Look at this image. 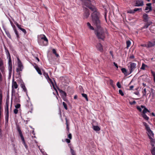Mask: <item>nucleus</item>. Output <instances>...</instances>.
Returning a JSON list of instances; mask_svg holds the SVG:
<instances>
[{
	"label": "nucleus",
	"mask_w": 155,
	"mask_h": 155,
	"mask_svg": "<svg viewBox=\"0 0 155 155\" xmlns=\"http://www.w3.org/2000/svg\"><path fill=\"white\" fill-rule=\"evenodd\" d=\"M97 27V29L95 31V33L98 39L104 40L106 35L108 33L107 31L106 28H103L101 27V24L100 21L99 26L94 24Z\"/></svg>",
	"instance_id": "nucleus-1"
},
{
	"label": "nucleus",
	"mask_w": 155,
	"mask_h": 155,
	"mask_svg": "<svg viewBox=\"0 0 155 155\" xmlns=\"http://www.w3.org/2000/svg\"><path fill=\"white\" fill-rule=\"evenodd\" d=\"M88 8L91 11L93 12L91 14L93 23L97 26H99L98 25H99L100 21L99 19L100 13L97 11L96 8L94 6H89Z\"/></svg>",
	"instance_id": "nucleus-2"
},
{
	"label": "nucleus",
	"mask_w": 155,
	"mask_h": 155,
	"mask_svg": "<svg viewBox=\"0 0 155 155\" xmlns=\"http://www.w3.org/2000/svg\"><path fill=\"white\" fill-rule=\"evenodd\" d=\"M40 38L38 39V42L39 44L42 46L47 45L48 41L46 37L44 35H43L41 36Z\"/></svg>",
	"instance_id": "nucleus-3"
},
{
	"label": "nucleus",
	"mask_w": 155,
	"mask_h": 155,
	"mask_svg": "<svg viewBox=\"0 0 155 155\" xmlns=\"http://www.w3.org/2000/svg\"><path fill=\"white\" fill-rule=\"evenodd\" d=\"M136 64L132 62H130L128 64V68L129 71V74L131 73L136 68Z\"/></svg>",
	"instance_id": "nucleus-4"
},
{
	"label": "nucleus",
	"mask_w": 155,
	"mask_h": 155,
	"mask_svg": "<svg viewBox=\"0 0 155 155\" xmlns=\"http://www.w3.org/2000/svg\"><path fill=\"white\" fill-rule=\"evenodd\" d=\"M8 104L9 102L7 101L5 103V111L6 112L5 120L6 122L7 123H8V122L9 117Z\"/></svg>",
	"instance_id": "nucleus-5"
},
{
	"label": "nucleus",
	"mask_w": 155,
	"mask_h": 155,
	"mask_svg": "<svg viewBox=\"0 0 155 155\" xmlns=\"http://www.w3.org/2000/svg\"><path fill=\"white\" fill-rule=\"evenodd\" d=\"M84 18H87L90 15L89 10L87 8H85L84 9Z\"/></svg>",
	"instance_id": "nucleus-6"
},
{
	"label": "nucleus",
	"mask_w": 155,
	"mask_h": 155,
	"mask_svg": "<svg viewBox=\"0 0 155 155\" xmlns=\"http://www.w3.org/2000/svg\"><path fill=\"white\" fill-rule=\"evenodd\" d=\"M82 2L83 5H84L86 7H88L91 3L90 0H81Z\"/></svg>",
	"instance_id": "nucleus-7"
},
{
	"label": "nucleus",
	"mask_w": 155,
	"mask_h": 155,
	"mask_svg": "<svg viewBox=\"0 0 155 155\" xmlns=\"http://www.w3.org/2000/svg\"><path fill=\"white\" fill-rule=\"evenodd\" d=\"M143 5V2L141 0H137L136 1L135 6H142Z\"/></svg>",
	"instance_id": "nucleus-8"
},
{
	"label": "nucleus",
	"mask_w": 155,
	"mask_h": 155,
	"mask_svg": "<svg viewBox=\"0 0 155 155\" xmlns=\"http://www.w3.org/2000/svg\"><path fill=\"white\" fill-rule=\"evenodd\" d=\"M143 21L145 22H148L149 21H148L149 17L148 15L146 14H144L143 15Z\"/></svg>",
	"instance_id": "nucleus-9"
},
{
	"label": "nucleus",
	"mask_w": 155,
	"mask_h": 155,
	"mask_svg": "<svg viewBox=\"0 0 155 155\" xmlns=\"http://www.w3.org/2000/svg\"><path fill=\"white\" fill-rule=\"evenodd\" d=\"M96 48L97 50L99 51L102 52L103 51V48L102 47V45L100 43H98L96 45Z\"/></svg>",
	"instance_id": "nucleus-10"
},
{
	"label": "nucleus",
	"mask_w": 155,
	"mask_h": 155,
	"mask_svg": "<svg viewBox=\"0 0 155 155\" xmlns=\"http://www.w3.org/2000/svg\"><path fill=\"white\" fill-rule=\"evenodd\" d=\"M18 60H19L18 59ZM18 68H17L16 69V71L17 72H19V71H22V69L21 68L23 67L22 65V64L21 63L20 61V60H19L18 61Z\"/></svg>",
	"instance_id": "nucleus-11"
},
{
	"label": "nucleus",
	"mask_w": 155,
	"mask_h": 155,
	"mask_svg": "<svg viewBox=\"0 0 155 155\" xmlns=\"http://www.w3.org/2000/svg\"><path fill=\"white\" fill-rule=\"evenodd\" d=\"M148 48L151 47L155 46V40H153L151 41H149L147 45Z\"/></svg>",
	"instance_id": "nucleus-12"
},
{
	"label": "nucleus",
	"mask_w": 155,
	"mask_h": 155,
	"mask_svg": "<svg viewBox=\"0 0 155 155\" xmlns=\"http://www.w3.org/2000/svg\"><path fill=\"white\" fill-rule=\"evenodd\" d=\"M141 107L142 108H144L142 113V114H145L147 112L149 113L150 112V111L145 106L143 105H141Z\"/></svg>",
	"instance_id": "nucleus-13"
},
{
	"label": "nucleus",
	"mask_w": 155,
	"mask_h": 155,
	"mask_svg": "<svg viewBox=\"0 0 155 155\" xmlns=\"http://www.w3.org/2000/svg\"><path fill=\"white\" fill-rule=\"evenodd\" d=\"M152 23V22L149 21L148 22H147V23L145 24V25L142 28H148L149 26H150V25H151Z\"/></svg>",
	"instance_id": "nucleus-14"
},
{
	"label": "nucleus",
	"mask_w": 155,
	"mask_h": 155,
	"mask_svg": "<svg viewBox=\"0 0 155 155\" xmlns=\"http://www.w3.org/2000/svg\"><path fill=\"white\" fill-rule=\"evenodd\" d=\"M34 68L37 71V72H38V74H39L40 75H42V74L41 72V71L36 64H35V65L34 66Z\"/></svg>",
	"instance_id": "nucleus-15"
},
{
	"label": "nucleus",
	"mask_w": 155,
	"mask_h": 155,
	"mask_svg": "<svg viewBox=\"0 0 155 155\" xmlns=\"http://www.w3.org/2000/svg\"><path fill=\"white\" fill-rule=\"evenodd\" d=\"M17 130L21 138V139L24 138V137L23 135L22 132L20 129V128L19 126H17Z\"/></svg>",
	"instance_id": "nucleus-16"
},
{
	"label": "nucleus",
	"mask_w": 155,
	"mask_h": 155,
	"mask_svg": "<svg viewBox=\"0 0 155 155\" xmlns=\"http://www.w3.org/2000/svg\"><path fill=\"white\" fill-rule=\"evenodd\" d=\"M18 87V85L17 83V82L15 81H14V80H13L12 82V88H14L15 89H17V88Z\"/></svg>",
	"instance_id": "nucleus-17"
},
{
	"label": "nucleus",
	"mask_w": 155,
	"mask_h": 155,
	"mask_svg": "<svg viewBox=\"0 0 155 155\" xmlns=\"http://www.w3.org/2000/svg\"><path fill=\"white\" fill-rule=\"evenodd\" d=\"M43 75L48 80H49L52 84H53V83L52 82L51 80L49 78L48 75L47 73L45 72L43 73Z\"/></svg>",
	"instance_id": "nucleus-18"
},
{
	"label": "nucleus",
	"mask_w": 155,
	"mask_h": 155,
	"mask_svg": "<svg viewBox=\"0 0 155 155\" xmlns=\"http://www.w3.org/2000/svg\"><path fill=\"white\" fill-rule=\"evenodd\" d=\"M143 124L145 126L146 130L148 132L151 130L150 127L147 123L145 122H143Z\"/></svg>",
	"instance_id": "nucleus-19"
},
{
	"label": "nucleus",
	"mask_w": 155,
	"mask_h": 155,
	"mask_svg": "<svg viewBox=\"0 0 155 155\" xmlns=\"http://www.w3.org/2000/svg\"><path fill=\"white\" fill-rule=\"evenodd\" d=\"M121 71L122 72L124 73V75L126 76H127L128 75H129L128 74H127V70L125 68H122L121 69Z\"/></svg>",
	"instance_id": "nucleus-20"
},
{
	"label": "nucleus",
	"mask_w": 155,
	"mask_h": 155,
	"mask_svg": "<svg viewBox=\"0 0 155 155\" xmlns=\"http://www.w3.org/2000/svg\"><path fill=\"white\" fill-rule=\"evenodd\" d=\"M14 30V31L15 32L16 35V37L18 39L19 38V36L18 34V31L16 29L15 26L14 25L13 27Z\"/></svg>",
	"instance_id": "nucleus-21"
},
{
	"label": "nucleus",
	"mask_w": 155,
	"mask_h": 155,
	"mask_svg": "<svg viewBox=\"0 0 155 155\" xmlns=\"http://www.w3.org/2000/svg\"><path fill=\"white\" fill-rule=\"evenodd\" d=\"M93 128L95 131H98L100 130V128L97 126H94L93 125Z\"/></svg>",
	"instance_id": "nucleus-22"
},
{
	"label": "nucleus",
	"mask_w": 155,
	"mask_h": 155,
	"mask_svg": "<svg viewBox=\"0 0 155 155\" xmlns=\"http://www.w3.org/2000/svg\"><path fill=\"white\" fill-rule=\"evenodd\" d=\"M58 90H59V92L61 93L62 95H63L64 96H66L67 95V94L65 92L63 91L62 90L60 89H58Z\"/></svg>",
	"instance_id": "nucleus-23"
},
{
	"label": "nucleus",
	"mask_w": 155,
	"mask_h": 155,
	"mask_svg": "<svg viewBox=\"0 0 155 155\" xmlns=\"http://www.w3.org/2000/svg\"><path fill=\"white\" fill-rule=\"evenodd\" d=\"M141 115H142V117L145 120H148L149 119V117L147 116L146 114H142Z\"/></svg>",
	"instance_id": "nucleus-24"
},
{
	"label": "nucleus",
	"mask_w": 155,
	"mask_h": 155,
	"mask_svg": "<svg viewBox=\"0 0 155 155\" xmlns=\"http://www.w3.org/2000/svg\"><path fill=\"white\" fill-rule=\"evenodd\" d=\"M139 10H140V11H142V8H135L133 10V11H130V13H134L135 12Z\"/></svg>",
	"instance_id": "nucleus-25"
},
{
	"label": "nucleus",
	"mask_w": 155,
	"mask_h": 155,
	"mask_svg": "<svg viewBox=\"0 0 155 155\" xmlns=\"http://www.w3.org/2000/svg\"><path fill=\"white\" fill-rule=\"evenodd\" d=\"M21 87L23 89L24 91L25 92H27V90L25 87V85L24 84H21Z\"/></svg>",
	"instance_id": "nucleus-26"
},
{
	"label": "nucleus",
	"mask_w": 155,
	"mask_h": 155,
	"mask_svg": "<svg viewBox=\"0 0 155 155\" xmlns=\"http://www.w3.org/2000/svg\"><path fill=\"white\" fill-rule=\"evenodd\" d=\"M151 152L152 155H155V147H153L151 148Z\"/></svg>",
	"instance_id": "nucleus-27"
},
{
	"label": "nucleus",
	"mask_w": 155,
	"mask_h": 155,
	"mask_svg": "<svg viewBox=\"0 0 155 155\" xmlns=\"http://www.w3.org/2000/svg\"><path fill=\"white\" fill-rule=\"evenodd\" d=\"M3 65V63L2 61V59L0 58V67H2V66ZM0 70L2 71H3L4 70V68L3 67H2L1 68H0Z\"/></svg>",
	"instance_id": "nucleus-28"
},
{
	"label": "nucleus",
	"mask_w": 155,
	"mask_h": 155,
	"mask_svg": "<svg viewBox=\"0 0 155 155\" xmlns=\"http://www.w3.org/2000/svg\"><path fill=\"white\" fill-rule=\"evenodd\" d=\"M87 26L89 28L91 29L92 30H94V28L93 26H91V24L89 22H87Z\"/></svg>",
	"instance_id": "nucleus-29"
},
{
	"label": "nucleus",
	"mask_w": 155,
	"mask_h": 155,
	"mask_svg": "<svg viewBox=\"0 0 155 155\" xmlns=\"http://www.w3.org/2000/svg\"><path fill=\"white\" fill-rule=\"evenodd\" d=\"M70 148L71 150V153L72 155H76L74 150L70 146Z\"/></svg>",
	"instance_id": "nucleus-30"
},
{
	"label": "nucleus",
	"mask_w": 155,
	"mask_h": 155,
	"mask_svg": "<svg viewBox=\"0 0 155 155\" xmlns=\"http://www.w3.org/2000/svg\"><path fill=\"white\" fill-rule=\"evenodd\" d=\"M146 67H147V66L144 63H143L142 64V66L140 68V69L144 70H145V68Z\"/></svg>",
	"instance_id": "nucleus-31"
},
{
	"label": "nucleus",
	"mask_w": 155,
	"mask_h": 155,
	"mask_svg": "<svg viewBox=\"0 0 155 155\" xmlns=\"http://www.w3.org/2000/svg\"><path fill=\"white\" fill-rule=\"evenodd\" d=\"M149 10V11H146V13H148L150 11L152 10V7H146L145 10L147 11V10Z\"/></svg>",
	"instance_id": "nucleus-32"
},
{
	"label": "nucleus",
	"mask_w": 155,
	"mask_h": 155,
	"mask_svg": "<svg viewBox=\"0 0 155 155\" xmlns=\"http://www.w3.org/2000/svg\"><path fill=\"white\" fill-rule=\"evenodd\" d=\"M52 52L55 54L57 57H58L59 56L58 54L57 53L55 49H52Z\"/></svg>",
	"instance_id": "nucleus-33"
},
{
	"label": "nucleus",
	"mask_w": 155,
	"mask_h": 155,
	"mask_svg": "<svg viewBox=\"0 0 155 155\" xmlns=\"http://www.w3.org/2000/svg\"><path fill=\"white\" fill-rule=\"evenodd\" d=\"M8 69L10 72H11L12 70V64H8Z\"/></svg>",
	"instance_id": "nucleus-34"
},
{
	"label": "nucleus",
	"mask_w": 155,
	"mask_h": 155,
	"mask_svg": "<svg viewBox=\"0 0 155 155\" xmlns=\"http://www.w3.org/2000/svg\"><path fill=\"white\" fill-rule=\"evenodd\" d=\"M149 138L150 140V142L151 143H155V140L153 139L151 136L149 135Z\"/></svg>",
	"instance_id": "nucleus-35"
},
{
	"label": "nucleus",
	"mask_w": 155,
	"mask_h": 155,
	"mask_svg": "<svg viewBox=\"0 0 155 155\" xmlns=\"http://www.w3.org/2000/svg\"><path fill=\"white\" fill-rule=\"evenodd\" d=\"M81 95L83 97L85 98L87 101H88L87 96L86 94L83 93Z\"/></svg>",
	"instance_id": "nucleus-36"
},
{
	"label": "nucleus",
	"mask_w": 155,
	"mask_h": 155,
	"mask_svg": "<svg viewBox=\"0 0 155 155\" xmlns=\"http://www.w3.org/2000/svg\"><path fill=\"white\" fill-rule=\"evenodd\" d=\"M142 93H143V96H146V88H144L143 89V91H142Z\"/></svg>",
	"instance_id": "nucleus-37"
},
{
	"label": "nucleus",
	"mask_w": 155,
	"mask_h": 155,
	"mask_svg": "<svg viewBox=\"0 0 155 155\" xmlns=\"http://www.w3.org/2000/svg\"><path fill=\"white\" fill-rule=\"evenodd\" d=\"M151 72L153 77V80L154 82L155 83V72L152 70L151 71Z\"/></svg>",
	"instance_id": "nucleus-38"
},
{
	"label": "nucleus",
	"mask_w": 155,
	"mask_h": 155,
	"mask_svg": "<svg viewBox=\"0 0 155 155\" xmlns=\"http://www.w3.org/2000/svg\"><path fill=\"white\" fill-rule=\"evenodd\" d=\"M148 132L149 134H148V135H149L150 136H152L153 137L154 134L153 133V131L151 130L149 131Z\"/></svg>",
	"instance_id": "nucleus-39"
},
{
	"label": "nucleus",
	"mask_w": 155,
	"mask_h": 155,
	"mask_svg": "<svg viewBox=\"0 0 155 155\" xmlns=\"http://www.w3.org/2000/svg\"><path fill=\"white\" fill-rule=\"evenodd\" d=\"M63 105L64 106V107L65 109H66V110H68V107H67V105L66 104V103H65L64 102H63Z\"/></svg>",
	"instance_id": "nucleus-40"
},
{
	"label": "nucleus",
	"mask_w": 155,
	"mask_h": 155,
	"mask_svg": "<svg viewBox=\"0 0 155 155\" xmlns=\"http://www.w3.org/2000/svg\"><path fill=\"white\" fill-rule=\"evenodd\" d=\"M127 47H129L131 45V42L130 41H127L126 42Z\"/></svg>",
	"instance_id": "nucleus-41"
},
{
	"label": "nucleus",
	"mask_w": 155,
	"mask_h": 155,
	"mask_svg": "<svg viewBox=\"0 0 155 155\" xmlns=\"http://www.w3.org/2000/svg\"><path fill=\"white\" fill-rule=\"evenodd\" d=\"M137 108L139 111V112H141L142 111V108L141 107V106L140 107L139 106H137Z\"/></svg>",
	"instance_id": "nucleus-42"
},
{
	"label": "nucleus",
	"mask_w": 155,
	"mask_h": 155,
	"mask_svg": "<svg viewBox=\"0 0 155 155\" xmlns=\"http://www.w3.org/2000/svg\"><path fill=\"white\" fill-rule=\"evenodd\" d=\"M119 94H120L121 96H123L124 95V93L121 90V89L119 90Z\"/></svg>",
	"instance_id": "nucleus-43"
},
{
	"label": "nucleus",
	"mask_w": 155,
	"mask_h": 155,
	"mask_svg": "<svg viewBox=\"0 0 155 155\" xmlns=\"http://www.w3.org/2000/svg\"><path fill=\"white\" fill-rule=\"evenodd\" d=\"M20 30H21L24 33L25 35L26 34L27 32L25 29L22 28Z\"/></svg>",
	"instance_id": "nucleus-44"
},
{
	"label": "nucleus",
	"mask_w": 155,
	"mask_h": 155,
	"mask_svg": "<svg viewBox=\"0 0 155 155\" xmlns=\"http://www.w3.org/2000/svg\"><path fill=\"white\" fill-rule=\"evenodd\" d=\"M5 51H6V54L8 56V57L10 56V53H9V52L8 51L6 48H5Z\"/></svg>",
	"instance_id": "nucleus-45"
},
{
	"label": "nucleus",
	"mask_w": 155,
	"mask_h": 155,
	"mask_svg": "<svg viewBox=\"0 0 155 155\" xmlns=\"http://www.w3.org/2000/svg\"><path fill=\"white\" fill-rule=\"evenodd\" d=\"M21 105L20 104H18L15 105V107L16 109H18L20 107Z\"/></svg>",
	"instance_id": "nucleus-46"
},
{
	"label": "nucleus",
	"mask_w": 155,
	"mask_h": 155,
	"mask_svg": "<svg viewBox=\"0 0 155 155\" xmlns=\"http://www.w3.org/2000/svg\"><path fill=\"white\" fill-rule=\"evenodd\" d=\"M16 26H17V27H18V28L20 29V30H21V28H21V25H19V24H18V23H16Z\"/></svg>",
	"instance_id": "nucleus-47"
},
{
	"label": "nucleus",
	"mask_w": 155,
	"mask_h": 155,
	"mask_svg": "<svg viewBox=\"0 0 155 155\" xmlns=\"http://www.w3.org/2000/svg\"><path fill=\"white\" fill-rule=\"evenodd\" d=\"M117 85L119 88H121V85L120 84L119 82H118L117 84Z\"/></svg>",
	"instance_id": "nucleus-48"
},
{
	"label": "nucleus",
	"mask_w": 155,
	"mask_h": 155,
	"mask_svg": "<svg viewBox=\"0 0 155 155\" xmlns=\"http://www.w3.org/2000/svg\"><path fill=\"white\" fill-rule=\"evenodd\" d=\"M6 34L8 36V37L10 38H11V36L10 34L8 32H6Z\"/></svg>",
	"instance_id": "nucleus-49"
},
{
	"label": "nucleus",
	"mask_w": 155,
	"mask_h": 155,
	"mask_svg": "<svg viewBox=\"0 0 155 155\" xmlns=\"http://www.w3.org/2000/svg\"><path fill=\"white\" fill-rule=\"evenodd\" d=\"M9 61H8V64H12V60H11V58L10 56H9Z\"/></svg>",
	"instance_id": "nucleus-50"
},
{
	"label": "nucleus",
	"mask_w": 155,
	"mask_h": 155,
	"mask_svg": "<svg viewBox=\"0 0 155 155\" xmlns=\"http://www.w3.org/2000/svg\"><path fill=\"white\" fill-rule=\"evenodd\" d=\"M130 104L131 105L134 104L136 103V102L134 101L133 102H130Z\"/></svg>",
	"instance_id": "nucleus-51"
},
{
	"label": "nucleus",
	"mask_w": 155,
	"mask_h": 155,
	"mask_svg": "<svg viewBox=\"0 0 155 155\" xmlns=\"http://www.w3.org/2000/svg\"><path fill=\"white\" fill-rule=\"evenodd\" d=\"M68 137L70 139H71L72 138V135L70 133L68 135Z\"/></svg>",
	"instance_id": "nucleus-52"
},
{
	"label": "nucleus",
	"mask_w": 155,
	"mask_h": 155,
	"mask_svg": "<svg viewBox=\"0 0 155 155\" xmlns=\"http://www.w3.org/2000/svg\"><path fill=\"white\" fill-rule=\"evenodd\" d=\"M14 112L15 114H17L18 112V110L17 109H15L14 110Z\"/></svg>",
	"instance_id": "nucleus-53"
},
{
	"label": "nucleus",
	"mask_w": 155,
	"mask_h": 155,
	"mask_svg": "<svg viewBox=\"0 0 155 155\" xmlns=\"http://www.w3.org/2000/svg\"><path fill=\"white\" fill-rule=\"evenodd\" d=\"M2 74L0 72V82H1L2 81Z\"/></svg>",
	"instance_id": "nucleus-54"
},
{
	"label": "nucleus",
	"mask_w": 155,
	"mask_h": 155,
	"mask_svg": "<svg viewBox=\"0 0 155 155\" xmlns=\"http://www.w3.org/2000/svg\"><path fill=\"white\" fill-rule=\"evenodd\" d=\"M134 58V56L133 54L130 55L129 57V58L131 59H133Z\"/></svg>",
	"instance_id": "nucleus-55"
},
{
	"label": "nucleus",
	"mask_w": 155,
	"mask_h": 155,
	"mask_svg": "<svg viewBox=\"0 0 155 155\" xmlns=\"http://www.w3.org/2000/svg\"><path fill=\"white\" fill-rule=\"evenodd\" d=\"M15 91L14 89V88H12V94H13V93L15 94Z\"/></svg>",
	"instance_id": "nucleus-56"
},
{
	"label": "nucleus",
	"mask_w": 155,
	"mask_h": 155,
	"mask_svg": "<svg viewBox=\"0 0 155 155\" xmlns=\"http://www.w3.org/2000/svg\"><path fill=\"white\" fill-rule=\"evenodd\" d=\"M146 5L147 6V7H150L151 6V3H147L146 4Z\"/></svg>",
	"instance_id": "nucleus-57"
},
{
	"label": "nucleus",
	"mask_w": 155,
	"mask_h": 155,
	"mask_svg": "<svg viewBox=\"0 0 155 155\" xmlns=\"http://www.w3.org/2000/svg\"><path fill=\"white\" fill-rule=\"evenodd\" d=\"M66 120V126H69V124L68 123V120L66 118L65 119Z\"/></svg>",
	"instance_id": "nucleus-58"
},
{
	"label": "nucleus",
	"mask_w": 155,
	"mask_h": 155,
	"mask_svg": "<svg viewBox=\"0 0 155 155\" xmlns=\"http://www.w3.org/2000/svg\"><path fill=\"white\" fill-rule=\"evenodd\" d=\"M68 143H70L71 142L70 139H66L65 140Z\"/></svg>",
	"instance_id": "nucleus-59"
},
{
	"label": "nucleus",
	"mask_w": 155,
	"mask_h": 155,
	"mask_svg": "<svg viewBox=\"0 0 155 155\" xmlns=\"http://www.w3.org/2000/svg\"><path fill=\"white\" fill-rule=\"evenodd\" d=\"M66 129H67V130L68 131L67 133H69V126H66Z\"/></svg>",
	"instance_id": "nucleus-60"
},
{
	"label": "nucleus",
	"mask_w": 155,
	"mask_h": 155,
	"mask_svg": "<svg viewBox=\"0 0 155 155\" xmlns=\"http://www.w3.org/2000/svg\"><path fill=\"white\" fill-rule=\"evenodd\" d=\"M21 140L22 141L23 143H25V139H24V137L21 138Z\"/></svg>",
	"instance_id": "nucleus-61"
},
{
	"label": "nucleus",
	"mask_w": 155,
	"mask_h": 155,
	"mask_svg": "<svg viewBox=\"0 0 155 155\" xmlns=\"http://www.w3.org/2000/svg\"><path fill=\"white\" fill-rule=\"evenodd\" d=\"M134 86L133 85L131 86L130 87V90H132L134 88Z\"/></svg>",
	"instance_id": "nucleus-62"
},
{
	"label": "nucleus",
	"mask_w": 155,
	"mask_h": 155,
	"mask_svg": "<svg viewBox=\"0 0 155 155\" xmlns=\"http://www.w3.org/2000/svg\"><path fill=\"white\" fill-rule=\"evenodd\" d=\"M114 64L115 66H116L117 68H118V66L117 64L115 62H114Z\"/></svg>",
	"instance_id": "nucleus-63"
},
{
	"label": "nucleus",
	"mask_w": 155,
	"mask_h": 155,
	"mask_svg": "<svg viewBox=\"0 0 155 155\" xmlns=\"http://www.w3.org/2000/svg\"><path fill=\"white\" fill-rule=\"evenodd\" d=\"M110 84L111 85H112L113 84V81L112 80H110Z\"/></svg>",
	"instance_id": "nucleus-64"
}]
</instances>
